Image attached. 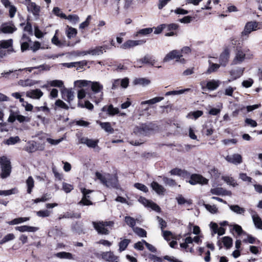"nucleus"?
Segmentation results:
<instances>
[{"mask_svg": "<svg viewBox=\"0 0 262 262\" xmlns=\"http://www.w3.org/2000/svg\"><path fill=\"white\" fill-rule=\"evenodd\" d=\"M130 240L128 239H124L119 243V251L121 252L125 250L128 244L130 243Z\"/></svg>", "mask_w": 262, "mask_h": 262, "instance_id": "42", "label": "nucleus"}, {"mask_svg": "<svg viewBox=\"0 0 262 262\" xmlns=\"http://www.w3.org/2000/svg\"><path fill=\"white\" fill-rule=\"evenodd\" d=\"M103 54L102 50H88L87 51H79L78 50H73L71 52L66 54L54 55L49 57L53 59L58 58V57L64 56L69 59L73 60L78 57L83 56L88 54L92 56H99Z\"/></svg>", "mask_w": 262, "mask_h": 262, "instance_id": "2", "label": "nucleus"}, {"mask_svg": "<svg viewBox=\"0 0 262 262\" xmlns=\"http://www.w3.org/2000/svg\"><path fill=\"white\" fill-rule=\"evenodd\" d=\"M15 120H17L19 123L29 122L30 121V118L21 115L19 111L17 110H11L10 111V115L8 119V121L10 123H13Z\"/></svg>", "mask_w": 262, "mask_h": 262, "instance_id": "7", "label": "nucleus"}, {"mask_svg": "<svg viewBox=\"0 0 262 262\" xmlns=\"http://www.w3.org/2000/svg\"><path fill=\"white\" fill-rule=\"evenodd\" d=\"M135 187L137 189H139L144 192H147L148 191L147 187L144 184L137 183L134 184Z\"/></svg>", "mask_w": 262, "mask_h": 262, "instance_id": "60", "label": "nucleus"}, {"mask_svg": "<svg viewBox=\"0 0 262 262\" xmlns=\"http://www.w3.org/2000/svg\"><path fill=\"white\" fill-rule=\"evenodd\" d=\"M133 231L140 237H146V231L140 227H135L133 229Z\"/></svg>", "mask_w": 262, "mask_h": 262, "instance_id": "45", "label": "nucleus"}, {"mask_svg": "<svg viewBox=\"0 0 262 262\" xmlns=\"http://www.w3.org/2000/svg\"><path fill=\"white\" fill-rule=\"evenodd\" d=\"M92 224L95 229L99 234L107 235L109 234V231L105 228L107 226H112L114 224L113 222H93Z\"/></svg>", "mask_w": 262, "mask_h": 262, "instance_id": "6", "label": "nucleus"}, {"mask_svg": "<svg viewBox=\"0 0 262 262\" xmlns=\"http://www.w3.org/2000/svg\"><path fill=\"white\" fill-rule=\"evenodd\" d=\"M224 181L229 185H232L234 187L237 185L235 180L231 177H226L224 178Z\"/></svg>", "mask_w": 262, "mask_h": 262, "instance_id": "62", "label": "nucleus"}, {"mask_svg": "<svg viewBox=\"0 0 262 262\" xmlns=\"http://www.w3.org/2000/svg\"><path fill=\"white\" fill-rule=\"evenodd\" d=\"M16 30L15 27L10 26H4L2 28V32L5 33H12Z\"/></svg>", "mask_w": 262, "mask_h": 262, "instance_id": "55", "label": "nucleus"}, {"mask_svg": "<svg viewBox=\"0 0 262 262\" xmlns=\"http://www.w3.org/2000/svg\"><path fill=\"white\" fill-rule=\"evenodd\" d=\"M12 46L11 40H3L0 42V49H6L9 48Z\"/></svg>", "mask_w": 262, "mask_h": 262, "instance_id": "57", "label": "nucleus"}, {"mask_svg": "<svg viewBox=\"0 0 262 262\" xmlns=\"http://www.w3.org/2000/svg\"><path fill=\"white\" fill-rule=\"evenodd\" d=\"M77 33V31L76 29H75L72 27H69V26H67L66 34H67V37L69 39H71V38L75 37Z\"/></svg>", "mask_w": 262, "mask_h": 262, "instance_id": "34", "label": "nucleus"}, {"mask_svg": "<svg viewBox=\"0 0 262 262\" xmlns=\"http://www.w3.org/2000/svg\"><path fill=\"white\" fill-rule=\"evenodd\" d=\"M183 50H172L164 58V62H168L171 60H174L176 61L181 63H184L185 60L182 58Z\"/></svg>", "mask_w": 262, "mask_h": 262, "instance_id": "8", "label": "nucleus"}, {"mask_svg": "<svg viewBox=\"0 0 262 262\" xmlns=\"http://www.w3.org/2000/svg\"><path fill=\"white\" fill-rule=\"evenodd\" d=\"M48 84L52 87H57L61 90L64 88L63 82L61 80H53L48 81Z\"/></svg>", "mask_w": 262, "mask_h": 262, "instance_id": "32", "label": "nucleus"}, {"mask_svg": "<svg viewBox=\"0 0 262 262\" xmlns=\"http://www.w3.org/2000/svg\"><path fill=\"white\" fill-rule=\"evenodd\" d=\"M102 111L107 112L109 115L113 116L119 113V109L117 107H114L113 105L104 106L102 108Z\"/></svg>", "mask_w": 262, "mask_h": 262, "instance_id": "22", "label": "nucleus"}, {"mask_svg": "<svg viewBox=\"0 0 262 262\" xmlns=\"http://www.w3.org/2000/svg\"><path fill=\"white\" fill-rule=\"evenodd\" d=\"M152 31L153 30L151 28H144L136 32L134 35L137 37L146 36L151 33Z\"/></svg>", "mask_w": 262, "mask_h": 262, "instance_id": "24", "label": "nucleus"}, {"mask_svg": "<svg viewBox=\"0 0 262 262\" xmlns=\"http://www.w3.org/2000/svg\"><path fill=\"white\" fill-rule=\"evenodd\" d=\"M18 192L17 188H14L10 190H0V195L7 196L16 194Z\"/></svg>", "mask_w": 262, "mask_h": 262, "instance_id": "46", "label": "nucleus"}, {"mask_svg": "<svg viewBox=\"0 0 262 262\" xmlns=\"http://www.w3.org/2000/svg\"><path fill=\"white\" fill-rule=\"evenodd\" d=\"M0 165L2 172L1 177L4 179L9 177L11 171V166L10 161L7 157L3 156L0 159Z\"/></svg>", "mask_w": 262, "mask_h": 262, "instance_id": "5", "label": "nucleus"}, {"mask_svg": "<svg viewBox=\"0 0 262 262\" xmlns=\"http://www.w3.org/2000/svg\"><path fill=\"white\" fill-rule=\"evenodd\" d=\"M143 63L148 64L151 66H155V60L152 56L147 55L145 56L143 58L139 60Z\"/></svg>", "mask_w": 262, "mask_h": 262, "instance_id": "30", "label": "nucleus"}, {"mask_svg": "<svg viewBox=\"0 0 262 262\" xmlns=\"http://www.w3.org/2000/svg\"><path fill=\"white\" fill-rule=\"evenodd\" d=\"M58 31L56 30L55 34L53 37L52 38V42L59 48L62 47L63 43L60 41L56 36Z\"/></svg>", "mask_w": 262, "mask_h": 262, "instance_id": "54", "label": "nucleus"}, {"mask_svg": "<svg viewBox=\"0 0 262 262\" xmlns=\"http://www.w3.org/2000/svg\"><path fill=\"white\" fill-rule=\"evenodd\" d=\"M64 19L69 20L73 24H76L79 21V17L76 14L69 15L67 16V17L64 18Z\"/></svg>", "mask_w": 262, "mask_h": 262, "instance_id": "50", "label": "nucleus"}, {"mask_svg": "<svg viewBox=\"0 0 262 262\" xmlns=\"http://www.w3.org/2000/svg\"><path fill=\"white\" fill-rule=\"evenodd\" d=\"M62 98L70 103L74 98V93L72 89H68L65 87L61 90Z\"/></svg>", "mask_w": 262, "mask_h": 262, "instance_id": "13", "label": "nucleus"}, {"mask_svg": "<svg viewBox=\"0 0 262 262\" xmlns=\"http://www.w3.org/2000/svg\"><path fill=\"white\" fill-rule=\"evenodd\" d=\"M225 159L228 162L235 165L239 164L243 162L241 155L238 154L228 155L225 157Z\"/></svg>", "mask_w": 262, "mask_h": 262, "instance_id": "14", "label": "nucleus"}, {"mask_svg": "<svg viewBox=\"0 0 262 262\" xmlns=\"http://www.w3.org/2000/svg\"><path fill=\"white\" fill-rule=\"evenodd\" d=\"M86 62L84 60L78 61V62H73L71 63H63V65L66 66L68 68L71 67H78L79 68H82L84 66H86Z\"/></svg>", "mask_w": 262, "mask_h": 262, "instance_id": "31", "label": "nucleus"}, {"mask_svg": "<svg viewBox=\"0 0 262 262\" xmlns=\"http://www.w3.org/2000/svg\"><path fill=\"white\" fill-rule=\"evenodd\" d=\"M203 114V112L202 111H196L193 112L189 113L187 116V118H193L195 120L201 117Z\"/></svg>", "mask_w": 262, "mask_h": 262, "instance_id": "47", "label": "nucleus"}, {"mask_svg": "<svg viewBox=\"0 0 262 262\" xmlns=\"http://www.w3.org/2000/svg\"><path fill=\"white\" fill-rule=\"evenodd\" d=\"M157 127L156 125L151 122L142 123L136 126L134 132L138 136H147L152 134Z\"/></svg>", "mask_w": 262, "mask_h": 262, "instance_id": "4", "label": "nucleus"}, {"mask_svg": "<svg viewBox=\"0 0 262 262\" xmlns=\"http://www.w3.org/2000/svg\"><path fill=\"white\" fill-rule=\"evenodd\" d=\"M229 58V52L228 50H224L220 57V62L222 66H225Z\"/></svg>", "mask_w": 262, "mask_h": 262, "instance_id": "27", "label": "nucleus"}, {"mask_svg": "<svg viewBox=\"0 0 262 262\" xmlns=\"http://www.w3.org/2000/svg\"><path fill=\"white\" fill-rule=\"evenodd\" d=\"M81 143L86 144L89 147L95 148L97 145L98 140L83 138L81 139Z\"/></svg>", "mask_w": 262, "mask_h": 262, "instance_id": "26", "label": "nucleus"}, {"mask_svg": "<svg viewBox=\"0 0 262 262\" xmlns=\"http://www.w3.org/2000/svg\"><path fill=\"white\" fill-rule=\"evenodd\" d=\"M26 184L27 185V192L30 194L34 186V180L32 177L30 176L27 179Z\"/></svg>", "mask_w": 262, "mask_h": 262, "instance_id": "40", "label": "nucleus"}, {"mask_svg": "<svg viewBox=\"0 0 262 262\" xmlns=\"http://www.w3.org/2000/svg\"><path fill=\"white\" fill-rule=\"evenodd\" d=\"M162 180L166 186H168L169 187H174L177 185V183L175 180L172 179L167 178L166 177H163Z\"/></svg>", "mask_w": 262, "mask_h": 262, "instance_id": "39", "label": "nucleus"}, {"mask_svg": "<svg viewBox=\"0 0 262 262\" xmlns=\"http://www.w3.org/2000/svg\"><path fill=\"white\" fill-rule=\"evenodd\" d=\"M150 187L159 195H164L166 190L162 185H160L158 182L155 181H153L150 184Z\"/></svg>", "mask_w": 262, "mask_h": 262, "instance_id": "19", "label": "nucleus"}, {"mask_svg": "<svg viewBox=\"0 0 262 262\" xmlns=\"http://www.w3.org/2000/svg\"><path fill=\"white\" fill-rule=\"evenodd\" d=\"M15 230L21 232H34L39 230V228L36 227L29 226L27 225H23L20 226H17L15 227Z\"/></svg>", "mask_w": 262, "mask_h": 262, "instance_id": "20", "label": "nucleus"}, {"mask_svg": "<svg viewBox=\"0 0 262 262\" xmlns=\"http://www.w3.org/2000/svg\"><path fill=\"white\" fill-rule=\"evenodd\" d=\"M133 83L135 85H141L145 86L150 83V80L146 78H138L134 80Z\"/></svg>", "mask_w": 262, "mask_h": 262, "instance_id": "28", "label": "nucleus"}, {"mask_svg": "<svg viewBox=\"0 0 262 262\" xmlns=\"http://www.w3.org/2000/svg\"><path fill=\"white\" fill-rule=\"evenodd\" d=\"M75 84L79 87H84L88 85L91 86L92 93L90 94V98L96 103H99L103 99V93L102 92L103 86L99 82H92L85 80H77Z\"/></svg>", "mask_w": 262, "mask_h": 262, "instance_id": "1", "label": "nucleus"}, {"mask_svg": "<svg viewBox=\"0 0 262 262\" xmlns=\"http://www.w3.org/2000/svg\"><path fill=\"white\" fill-rule=\"evenodd\" d=\"M50 69V67L47 64H42L39 66L27 68L25 69H19L18 71H22L23 70L28 71L29 72H31L33 69H38L39 71H49Z\"/></svg>", "mask_w": 262, "mask_h": 262, "instance_id": "25", "label": "nucleus"}, {"mask_svg": "<svg viewBox=\"0 0 262 262\" xmlns=\"http://www.w3.org/2000/svg\"><path fill=\"white\" fill-rule=\"evenodd\" d=\"M30 220V217H18L14 219L13 220L8 222V224L10 225H16L27 222Z\"/></svg>", "mask_w": 262, "mask_h": 262, "instance_id": "38", "label": "nucleus"}, {"mask_svg": "<svg viewBox=\"0 0 262 262\" xmlns=\"http://www.w3.org/2000/svg\"><path fill=\"white\" fill-rule=\"evenodd\" d=\"M250 212L255 226L262 230V220L257 213L253 210H250Z\"/></svg>", "mask_w": 262, "mask_h": 262, "instance_id": "15", "label": "nucleus"}, {"mask_svg": "<svg viewBox=\"0 0 262 262\" xmlns=\"http://www.w3.org/2000/svg\"><path fill=\"white\" fill-rule=\"evenodd\" d=\"M245 57V53H244L243 50H238L236 54V56L235 58V63H236L235 61H237L239 62L242 61Z\"/></svg>", "mask_w": 262, "mask_h": 262, "instance_id": "49", "label": "nucleus"}, {"mask_svg": "<svg viewBox=\"0 0 262 262\" xmlns=\"http://www.w3.org/2000/svg\"><path fill=\"white\" fill-rule=\"evenodd\" d=\"M15 238V235L13 233H9L5 235L0 242L1 244H3Z\"/></svg>", "mask_w": 262, "mask_h": 262, "instance_id": "53", "label": "nucleus"}, {"mask_svg": "<svg viewBox=\"0 0 262 262\" xmlns=\"http://www.w3.org/2000/svg\"><path fill=\"white\" fill-rule=\"evenodd\" d=\"M224 190L222 188H212L210 190V192L214 195L224 194Z\"/></svg>", "mask_w": 262, "mask_h": 262, "instance_id": "63", "label": "nucleus"}, {"mask_svg": "<svg viewBox=\"0 0 262 262\" xmlns=\"http://www.w3.org/2000/svg\"><path fill=\"white\" fill-rule=\"evenodd\" d=\"M27 40L31 42V40L26 35L24 34L21 40V49H29V44Z\"/></svg>", "mask_w": 262, "mask_h": 262, "instance_id": "37", "label": "nucleus"}, {"mask_svg": "<svg viewBox=\"0 0 262 262\" xmlns=\"http://www.w3.org/2000/svg\"><path fill=\"white\" fill-rule=\"evenodd\" d=\"M220 65L217 63H213L210 62V66L207 70V74H210L212 72H215L220 68Z\"/></svg>", "mask_w": 262, "mask_h": 262, "instance_id": "51", "label": "nucleus"}, {"mask_svg": "<svg viewBox=\"0 0 262 262\" xmlns=\"http://www.w3.org/2000/svg\"><path fill=\"white\" fill-rule=\"evenodd\" d=\"M221 82L219 80L212 79L208 81L206 83V88L210 91H214L217 89Z\"/></svg>", "mask_w": 262, "mask_h": 262, "instance_id": "21", "label": "nucleus"}, {"mask_svg": "<svg viewBox=\"0 0 262 262\" xmlns=\"http://www.w3.org/2000/svg\"><path fill=\"white\" fill-rule=\"evenodd\" d=\"M146 42L145 39H141L138 40H128L125 42L122 46L123 48H130L138 45H141Z\"/></svg>", "mask_w": 262, "mask_h": 262, "instance_id": "16", "label": "nucleus"}, {"mask_svg": "<svg viewBox=\"0 0 262 262\" xmlns=\"http://www.w3.org/2000/svg\"><path fill=\"white\" fill-rule=\"evenodd\" d=\"M205 208L211 213H215L217 212V208L215 205H210L209 204H203Z\"/></svg>", "mask_w": 262, "mask_h": 262, "instance_id": "58", "label": "nucleus"}, {"mask_svg": "<svg viewBox=\"0 0 262 262\" xmlns=\"http://www.w3.org/2000/svg\"><path fill=\"white\" fill-rule=\"evenodd\" d=\"M124 222L130 227L134 229L135 227L136 220L130 216H125L124 217Z\"/></svg>", "mask_w": 262, "mask_h": 262, "instance_id": "36", "label": "nucleus"}, {"mask_svg": "<svg viewBox=\"0 0 262 262\" xmlns=\"http://www.w3.org/2000/svg\"><path fill=\"white\" fill-rule=\"evenodd\" d=\"M63 217H64L65 219L73 218V217L80 218V214H75L72 212H67L63 214Z\"/></svg>", "mask_w": 262, "mask_h": 262, "instance_id": "61", "label": "nucleus"}, {"mask_svg": "<svg viewBox=\"0 0 262 262\" xmlns=\"http://www.w3.org/2000/svg\"><path fill=\"white\" fill-rule=\"evenodd\" d=\"M25 150L29 152H33L37 150L36 143L34 141H30L27 143Z\"/></svg>", "mask_w": 262, "mask_h": 262, "instance_id": "35", "label": "nucleus"}, {"mask_svg": "<svg viewBox=\"0 0 262 262\" xmlns=\"http://www.w3.org/2000/svg\"><path fill=\"white\" fill-rule=\"evenodd\" d=\"M258 24L256 21L248 22L245 26L244 30L242 32V36L244 38V36H248L252 31L257 29Z\"/></svg>", "mask_w": 262, "mask_h": 262, "instance_id": "10", "label": "nucleus"}, {"mask_svg": "<svg viewBox=\"0 0 262 262\" xmlns=\"http://www.w3.org/2000/svg\"><path fill=\"white\" fill-rule=\"evenodd\" d=\"M95 176L101 184L107 187H117L118 186V179L116 175H111L106 173L102 174L99 172H96Z\"/></svg>", "mask_w": 262, "mask_h": 262, "instance_id": "3", "label": "nucleus"}, {"mask_svg": "<svg viewBox=\"0 0 262 262\" xmlns=\"http://www.w3.org/2000/svg\"><path fill=\"white\" fill-rule=\"evenodd\" d=\"M37 215L39 217H48L50 215V212L48 210H40L36 212Z\"/></svg>", "mask_w": 262, "mask_h": 262, "instance_id": "64", "label": "nucleus"}, {"mask_svg": "<svg viewBox=\"0 0 262 262\" xmlns=\"http://www.w3.org/2000/svg\"><path fill=\"white\" fill-rule=\"evenodd\" d=\"M20 141L19 137H12L9 138L6 141V144L8 145H13Z\"/></svg>", "mask_w": 262, "mask_h": 262, "instance_id": "56", "label": "nucleus"}, {"mask_svg": "<svg viewBox=\"0 0 262 262\" xmlns=\"http://www.w3.org/2000/svg\"><path fill=\"white\" fill-rule=\"evenodd\" d=\"M37 83V81L31 79H26L25 80H20L19 84L23 86H31Z\"/></svg>", "mask_w": 262, "mask_h": 262, "instance_id": "44", "label": "nucleus"}, {"mask_svg": "<svg viewBox=\"0 0 262 262\" xmlns=\"http://www.w3.org/2000/svg\"><path fill=\"white\" fill-rule=\"evenodd\" d=\"M54 14L62 18L67 17V15L62 13L58 7H54L53 10Z\"/></svg>", "mask_w": 262, "mask_h": 262, "instance_id": "59", "label": "nucleus"}, {"mask_svg": "<svg viewBox=\"0 0 262 262\" xmlns=\"http://www.w3.org/2000/svg\"><path fill=\"white\" fill-rule=\"evenodd\" d=\"M236 87L228 86L225 88L223 94L225 96L232 97L234 91L236 90Z\"/></svg>", "mask_w": 262, "mask_h": 262, "instance_id": "43", "label": "nucleus"}, {"mask_svg": "<svg viewBox=\"0 0 262 262\" xmlns=\"http://www.w3.org/2000/svg\"><path fill=\"white\" fill-rule=\"evenodd\" d=\"M190 90V89H185L178 91H169L166 93L165 96H169L171 95H180L186 92H188Z\"/></svg>", "mask_w": 262, "mask_h": 262, "instance_id": "48", "label": "nucleus"}, {"mask_svg": "<svg viewBox=\"0 0 262 262\" xmlns=\"http://www.w3.org/2000/svg\"><path fill=\"white\" fill-rule=\"evenodd\" d=\"M163 99H164V98L162 97H155L154 98H152L151 99H149V100H148L146 101H142L141 102V105H144V104L151 105V104H154L156 103H158V102L163 100Z\"/></svg>", "mask_w": 262, "mask_h": 262, "instance_id": "33", "label": "nucleus"}, {"mask_svg": "<svg viewBox=\"0 0 262 262\" xmlns=\"http://www.w3.org/2000/svg\"><path fill=\"white\" fill-rule=\"evenodd\" d=\"M43 94V92L39 89L31 90L26 92V96L33 99H39Z\"/></svg>", "mask_w": 262, "mask_h": 262, "instance_id": "17", "label": "nucleus"}, {"mask_svg": "<svg viewBox=\"0 0 262 262\" xmlns=\"http://www.w3.org/2000/svg\"><path fill=\"white\" fill-rule=\"evenodd\" d=\"M102 258L108 262H118V257L111 251L104 252L101 254Z\"/></svg>", "mask_w": 262, "mask_h": 262, "instance_id": "18", "label": "nucleus"}, {"mask_svg": "<svg viewBox=\"0 0 262 262\" xmlns=\"http://www.w3.org/2000/svg\"><path fill=\"white\" fill-rule=\"evenodd\" d=\"M223 243L227 248H229L232 245V239L229 236H225L223 238Z\"/></svg>", "mask_w": 262, "mask_h": 262, "instance_id": "52", "label": "nucleus"}, {"mask_svg": "<svg viewBox=\"0 0 262 262\" xmlns=\"http://www.w3.org/2000/svg\"><path fill=\"white\" fill-rule=\"evenodd\" d=\"M208 180L203 176L199 174H192L189 181V182L191 185H195L196 184H206L208 183Z\"/></svg>", "mask_w": 262, "mask_h": 262, "instance_id": "11", "label": "nucleus"}, {"mask_svg": "<svg viewBox=\"0 0 262 262\" xmlns=\"http://www.w3.org/2000/svg\"><path fill=\"white\" fill-rule=\"evenodd\" d=\"M24 4L27 6L28 12H31L35 16H39L40 6L37 5L35 3L32 2L31 0H25Z\"/></svg>", "mask_w": 262, "mask_h": 262, "instance_id": "9", "label": "nucleus"}, {"mask_svg": "<svg viewBox=\"0 0 262 262\" xmlns=\"http://www.w3.org/2000/svg\"><path fill=\"white\" fill-rule=\"evenodd\" d=\"M230 209L237 214L244 215L246 210L244 208L241 207L238 205H229Z\"/></svg>", "mask_w": 262, "mask_h": 262, "instance_id": "23", "label": "nucleus"}, {"mask_svg": "<svg viewBox=\"0 0 262 262\" xmlns=\"http://www.w3.org/2000/svg\"><path fill=\"white\" fill-rule=\"evenodd\" d=\"M96 123L99 124L101 128L103 129L105 132L113 133L114 129L112 127L110 123L109 122H101L99 121H97Z\"/></svg>", "mask_w": 262, "mask_h": 262, "instance_id": "29", "label": "nucleus"}, {"mask_svg": "<svg viewBox=\"0 0 262 262\" xmlns=\"http://www.w3.org/2000/svg\"><path fill=\"white\" fill-rule=\"evenodd\" d=\"M80 190L83 194V197L81 200L79 202V204H82L83 205H90L92 204V202L89 199L90 196L88 195L92 190L86 189L84 188H81Z\"/></svg>", "mask_w": 262, "mask_h": 262, "instance_id": "12", "label": "nucleus"}, {"mask_svg": "<svg viewBox=\"0 0 262 262\" xmlns=\"http://www.w3.org/2000/svg\"><path fill=\"white\" fill-rule=\"evenodd\" d=\"M55 255L59 258H66L69 259H73L72 254L66 252H58L56 253Z\"/></svg>", "mask_w": 262, "mask_h": 262, "instance_id": "41", "label": "nucleus"}]
</instances>
